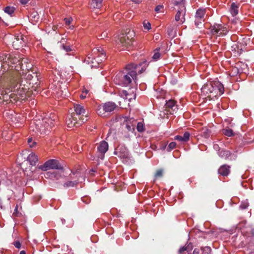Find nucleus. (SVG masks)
Returning a JSON list of instances; mask_svg holds the SVG:
<instances>
[{
    "instance_id": "35",
    "label": "nucleus",
    "mask_w": 254,
    "mask_h": 254,
    "mask_svg": "<svg viewBox=\"0 0 254 254\" xmlns=\"http://www.w3.org/2000/svg\"><path fill=\"white\" fill-rule=\"evenodd\" d=\"M223 133L226 136L229 137L232 136L234 135L233 130L230 128H226L223 129Z\"/></svg>"
},
{
    "instance_id": "44",
    "label": "nucleus",
    "mask_w": 254,
    "mask_h": 254,
    "mask_svg": "<svg viewBox=\"0 0 254 254\" xmlns=\"http://www.w3.org/2000/svg\"><path fill=\"white\" fill-rule=\"evenodd\" d=\"M88 92V90L85 89L82 91V94L80 95V97L81 99H84L86 97V95Z\"/></svg>"
},
{
    "instance_id": "12",
    "label": "nucleus",
    "mask_w": 254,
    "mask_h": 254,
    "mask_svg": "<svg viewBox=\"0 0 254 254\" xmlns=\"http://www.w3.org/2000/svg\"><path fill=\"white\" fill-rule=\"evenodd\" d=\"M213 90L211 94V99L221 96L224 92L223 85L218 80L212 81Z\"/></svg>"
},
{
    "instance_id": "56",
    "label": "nucleus",
    "mask_w": 254,
    "mask_h": 254,
    "mask_svg": "<svg viewBox=\"0 0 254 254\" xmlns=\"http://www.w3.org/2000/svg\"><path fill=\"white\" fill-rule=\"evenodd\" d=\"M31 68V67L30 66V65H28V66H27V65H26V68H25V69H26V70H29V68Z\"/></svg>"
},
{
    "instance_id": "57",
    "label": "nucleus",
    "mask_w": 254,
    "mask_h": 254,
    "mask_svg": "<svg viewBox=\"0 0 254 254\" xmlns=\"http://www.w3.org/2000/svg\"><path fill=\"white\" fill-rule=\"evenodd\" d=\"M20 254H26V253L24 251H21L20 252Z\"/></svg>"
},
{
    "instance_id": "17",
    "label": "nucleus",
    "mask_w": 254,
    "mask_h": 254,
    "mask_svg": "<svg viewBox=\"0 0 254 254\" xmlns=\"http://www.w3.org/2000/svg\"><path fill=\"white\" fill-rule=\"evenodd\" d=\"M94 54H98V57H96L95 61L98 63H102L106 59V54L104 49L101 47H98L93 50Z\"/></svg>"
},
{
    "instance_id": "39",
    "label": "nucleus",
    "mask_w": 254,
    "mask_h": 254,
    "mask_svg": "<svg viewBox=\"0 0 254 254\" xmlns=\"http://www.w3.org/2000/svg\"><path fill=\"white\" fill-rule=\"evenodd\" d=\"M176 146V143L175 142H171L169 143L168 148H167V151L168 152L171 151L172 150L174 149Z\"/></svg>"
},
{
    "instance_id": "37",
    "label": "nucleus",
    "mask_w": 254,
    "mask_h": 254,
    "mask_svg": "<svg viewBox=\"0 0 254 254\" xmlns=\"http://www.w3.org/2000/svg\"><path fill=\"white\" fill-rule=\"evenodd\" d=\"M136 129L138 132H143L145 130L144 124L142 122H138L137 125Z\"/></svg>"
},
{
    "instance_id": "6",
    "label": "nucleus",
    "mask_w": 254,
    "mask_h": 254,
    "mask_svg": "<svg viewBox=\"0 0 254 254\" xmlns=\"http://www.w3.org/2000/svg\"><path fill=\"white\" fill-rule=\"evenodd\" d=\"M211 34L216 36H224L229 32L227 25L224 23H215L209 27Z\"/></svg>"
},
{
    "instance_id": "45",
    "label": "nucleus",
    "mask_w": 254,
    "mask_h": 254,
    "mask_svg": "<svg viewBox=\"0 0 254 254\" xmlns=\"http://www.w3.org/2000/svg\"><path fill=\"white\" fill-rule=\"evenodd\" d=\"M143 26L145 29H147L148 30L151 29V24L149 22H144Z\"/></svg>"
},
{
    "instance_id": "24",
    "label": "nucleus",
    "mask_w": 254,
    "mask_h": 254,
    "mask_svg": "<svg viewBox=\"0 0 254 254\" xmlns=\"http://www.w3.org/2000/svg\"><path fill=\"white\" fill-rule=\"evenodd\" d=\"M219 156L225 159H230L229 158L231 156V153L229 150L222 149L218 152Z\"/></svg>"
},
{
    "instance_id": "18",
    "label": "nucleus",
    "mask_w": 254,
    "mask_h": 254,
    "mask_svg": "<svg viewBox=\"0 0 254 254\" xmlns=\"http://www.w3.org/2000/svg\"><path fill=\"white\" fill-rule=\"evenodd\" d=\"M165 108L171 114H173V112L176 111L178 109V106L176 105V102L172 99L169 100L166 102Z\"/></svg>"
},
{
    "instance_id": "2",
    "label": "nucleus",
    "mask_w": 254,
    "mask_h": 254,
    "mask_svg": "<svg viewBox=\"0 0 254 254\" xmlns=\"http://www.w3.org/2000/svg\"><path fill=\"white\" fill-rule=\"evenodd\" d=\"M147 66L146 62L141 63L139 64H130L126 66L125 71L118 74L115 78L117 84L122 86H127L132 80L136 82L137 72L139 74L144 71Z\"/></svg>"
},
{
    "instance_id": "13",
    "label": "nucleus",
    "mask_w": 254,
    "mask_h": 254,
    "mask_svg": "<svg viewBox=\"0 0 254 254\" xmlns=\"http://www.w3.org/2000/svg\"><path fill=\"white\" fill-rule=\"evenodd\" d=\"M206 13V9L204 8H198L195 15V25L197 28H201L203 25V23L205 20V15Z\"/></svg>"
},
{
    "instance_id": "55",
    "label": "nucleus",
    "mask_w": 254,
    "mask_h": 254,
    "mask_svg": "<svg viewBox=\"0 0 254 254\" xmlns=\"http://www.w3.org/2000/svg\"><path fill=\"white\" fill-rule=\"evenodd\" d=\"M166 146H167V143H166V144H165L163 146H162V147L161 148V149H162V150H164V149L166 148Z\"/></svg>"
},
{
    "instance_id": "10",
    "label": "nucleus",
    "mask_w": 254,
    "mask_h": 254,
    "mask_svg": "<svg viewBox=\"0 0 254 254\" xmlns=\"http://www.w3.org/2000/svg\"><path fill=\"white\" fill-rule=\"evenodd\" d=\"M39 169L43 171H47L50 169L62 170L63 167L60 165L59 161L55 159H50L46 161L43 165L38 167Z\"/></svg>"
},
{
    "instance_id": "51",
    "label": "nucleus",
    "mask_w": 254,
    "mask_h": 254,
    "mask_svg": "<svg viewBox=\"0 0 254 254\" xmlns=\"http://www.w3.org/2000/svg\"><path fill=\"white\" fill-rule=\"evenodd\" d=\"M31 16L34 17V18L38 19L39 17L37 13H32L31 14Z\"/></svg>"
},
{
    "instance_id": "5",
    "label": "nucleus",
    "mask_w": 254,
    "mask_h": 254,
    "mask_svg": "<svg viewBox=\"0 0 254 254\" xmlns=\"http://www.w3.org/2000/svg\"><path fill=\"white\" fill-rule=\"evenodd\" d=\"M57 120V117L54 114H50L48 117H45L42 119L40 126L37 125V128L41 133H46L55 125V122Z\"/></svg>"
},
{
    "instance_id": "47",
    "label": "nucleus",
    "mask_w": 254,
    "mask_h": 254,
    "mask_svg": "<svg viewBox=\"0 0 254 254\" xmlns=\"http://www.w3.org/2000/svg\"><path fill=\"white\" fill-rule=\"evenodd\" d=\"M95 59H93L92 58H91L90 56H89V55H88V56L87 57V58H86L85 61L88 64H89L90 62L92 63H93L94 62L92 60H95Z\"/></svg>"
},
{
    "instance_id": "38",
    "label": "nucleus",
    "mask_w": 254,
    "mask_h": 254,
    "mask_svg": "<svg viewBox=\"0 0 254 254\" xmlns=\"http://www.w3.org/2000/svg\"><path fill=\"white\" fill-rule=\"evenodd\" d=\"M163 170L162 169H158L156 171L155 175L154 178L155 179H157L159 178H161L163 176Z\"/></svg>"
},
{
    "instance_id": "3",
    "label": "nucleus",
    "mask_w": 254,
    "mask_h": 254,
    "mask_svg": "<svg viewBox=\"0 0 254 254\" xmlns=\"http://www.w3.org/2000/svg\"><path fill=\"white\" fill-rule=\"evenodd\" d=\"M134 33L132 31L121 34L116 40L118 48L121 50H129L133 45Z\"/></svg>"
},
{
    "instance_id": "26",
    "label": "nucleus",
    "mask_w": 254,
    "mask_h": 254,
    "mask_svg": "<svg viewBox=\"0 0 254 254\" xmlns=\"http://www.w3.org/2000/svg\"><path fill=\"white\" fill-rule=\"evenodd\" d=\"M239 5L233 2L231 5L230 12L233 16H235L238 14Z\"/></svg>"
},
{
    "instance_id": "19",
    "label": "nucleus",
    "mask_w": 254,
    "mask_h": 254,
    "mask_svg": "<svg viewBox=\"0 0 254 254\" xmlns=\"http://www.w3.org/2000/svg\"><path fill=\"white\" fill-rule=\"evenodd\" d=\"M74 109L75 112V116L82 115V118L85 119V118L83 117L84 116V115L85 114V110L83 106H82L81 105H79V104H74ZM86 116V115H85V117Z\"/></svg>"
},
{
    "instance_id": "54",
    "label": "nucleus",
    "mask_w": 254,
    "mask_h": 254,
    "mask_svg": "<svg viewBox=\"0 0 254 254\" xmlns=\"http://www.w3.org/2000/svg\"><path fill=\"white\" fill-rule=\"evenodd\" d=\"M141 0H132V1L135 3H139L141 2Z\"/></svg>"
},
{
    "instance_id": "8",
    "label": "nucleus",
    "mask_w": 254,
    "mask_h": 254,
    "mask_svg": "<svg viewBox=\"0 0 254 254\" xmlns=\"http://www.w3.org/2000/svg\"><path fill=\"white\" fill-rule=\"evenodd\" d=\"M87 121V116H85V119L80 117L79 120H77V117L74 113H72L67 116L66 120V124L69 128L74 127H77L80 126L83 123Z\"/></svg>"
},
{
    "instance_id": "21",
    "label": "nucleus",
    "mask_w": 254,
    "mask_h": 254,
    "mask_svg": "<svg viewBox=\"0 0 254 254\" xmlns=\"http://www.w3.org/2000/svg\"><path fill=\"white\" fill-rule=\"evenodd\" d=\"M230 166L227 165H222L218 169V173L223 176H227L230 173Z\"/></svg>"
},
{
    "instance_id": "33",
    "label": "nucleus",
    "mask_w": 254,
    "mask_h": 254,
    "mask_svg": "<svg viewBox=\"0 0 254 254\" xmlns=\"http://www.w3.org/2000/svg\"><path fill=\"white\" fill-rule=\"evenodd\" d=\"M160 48H157L154 51V54L152 56V59L154 61H157L159 59L160 57V54L159 53Z\"/></svg>"
},
{
    "instance_id": "16",
    "label": "nucleus",
    "mask_w": 254,
    "mask_h": 254,
    "mask_svg": "<svg viewBox=\"0 0 254 254\" xmlns=\"http://www.w3.org/2000/svg\"><path fill=\"white\" fill-rule=\"evenodd\" d=\"M114 154L119 157L126 158L128 155V150L124 145H119L115 150Z\"/></svg>"
},
{
    "instance_id": "1",
    "label": "nucleus",
    "mask_w": 254,
    "mask_h": 254,
    "mask_svg": "<svg viewBox=\"0 0 254 254\" xmlns=\"http://www.w3.org/2000/svg\"><path fill=\"white\" fill-rule=\"evenodd\" d=\"M0 61L1 69L4 72V77H7V85L11 88V91L19 84V88L16 93L20 98L24 100L29 96L30 87L21 80L24 74L23 63L26 60H20L13 55L6 53L0 54Z\"/></svg>"
},
{
    "instance_id": "59",
    "label": "nucleus",
    "mask_w": 254,
    "mask_h": 254,
    "mask_svg": "<svg viewBox=\"0 0 254 254\" xmlns=\"http://www.w3.org/2000/svg\"><path fill=\"white\" fill-rule=\"evenodd\" d=\"M101 38H103V36H102V35H101Z\"/></svg>"
},
{
    "instance_id": "32",
    "label": "nucleus",
    "mask_w": 254,
    "mask_h": 254,
    "mask_svg": "<svg viewBox=\"0 0 254 254\" xmlns=\"http://www.w3.org/2000/svg\"><path fill=\"white\" fill-rule=\"evenodd\" d=\"M12 133L11 131L7 132L6 130L2 131L1 135L2 137L4 138L6 140H8L10 138Z\"/></svg>"
},
{
    "instance_id": "42",
    "label": "nucleus",
    "mask_w": 254,
    "mask_h": 254,
    "mask_svg": "<svg viewBox=\"0 0 254 254\" xmlns=\"http://www.w3.org/2000/svg\"><path fill=\"white\" fill-rule=\"evenodd\" d=\"M28 143L30 147H33L36 145V142L33 141L31 138H29L28 139Z\"/></svg>"
},
{
    "instance_id": "14",
    "label": "nucleus",
    "mask_w": 254,
    "mask_h": 254,
    "mask_svg": "<svg viewBox=\"0 0 254 254\" xmlns=\"http://www.w3.org/2000/svg\"><path fill=\"white\" fill-rule=\"evenodd\" d=\"M109 148L108 143L105 140L101 141L97 147V153L98 157L101 159L104 158L105 153Z\"/></svg>"
},
{
    "instance_id": "23",
    "label": "nucleus",
    "mask_w": 254,
    "mask_h": 254,
    "mask_svg": "<svg viewBox=\"0 0 254 254\" xmlns=\"http://www.w3.org/2000/svg\"><path fill=\"white\" fill-rule=\"evenodd\" d=\"M27 160L30 165L35 166L38 161V156L35 153H31L28 156Z\"/></svg>"
},
{
    "instance_id": "30",
    "label": "nucleus",
    "mask_w": 254,
    "mask_h": 254,
    "mask_svg": "<svg viewBox=\"0 0 254 254\" xmlns=\"http://www.w3.org/2000/svg\"><path fill=\"white\" fill-rule=\"evenodd\" d=\"M201 135L205 138H208L210 137L211 131L207 128H203L201 130Z\"/></svg>"
},
{
    "instance_id": "58",
    "label": "nucleus",
    "mask_w": 254,
    "mask_h": 254,
    "mask_svg": "<svg viewBox=\"0 0 254 254\" xmlns=\"http://www.w3.org/2000/svg\"><path fill=\"white\" fill-rule=\"evenodd\" d=\"M31 104V105H34V101H32Z\"/></svg>"
},
{
    "instance_id": "9",
    "label": "nucleus",
    "mask_w": 254,
    "mask_h": 254,
    "mask_svg": "<svg viewBox=\"0 0 254 254\" xmlns=\"http://www.w3.org/2000/svg\"><path fill=\"white\" fill-rule=\"evenodd\" d=\"M26 76L25 81H23L27 83L26 85L30 87V88H33L35 91L40 84V82L38 78V75L36 73H33V74H30L29 72L27 73L25 75Z\"/></svg>"
},
{
    "instance_id": "40",
    "label": "nucleus",
    "mask_w": 254,
    "mask_h": 254,
    "mask_svg": "<svg viewBox=\"0 0 254 254\" xmlns=\"http://www.w3.org/2000/svg\"><path fill=\"white\" fill-rule=\"evenodd\" d=\"M163 10L164 6L162 5H158L155 8V11L157 13L163 12Z\"/></svg>"
},
{
    "instance_id": "29",
    "label": "nucleus",
    "mask_w": 254,
    "mask_h": 254,
    "mask_svg": "<svg viewBox=\"0 0 254 254\" xmlns=\"http://www.w3.org/2000/svg\"><path fill=\"white\" fill-rule=\"evenodd\" d=\"M133 122H135L134 121ZM134 126L135 124L132 123L130 121H126V127L128 131L133 132L134 130Z\"/></svg>"
},
{
    "instance_id": "25",
    "label": "nucleus",
    "mask_w": 254,
    "mask_h": 254,
    "mask_svg": "<svg viewBox=\"0 0 254 254\" xmlns=\"http://www.w3.org/2000/svg\"><path fill=\"white\" fill-rule=\"evenodd\" d=\"M121 95L122 97H123L125 99H128L129 101L132 99H135L136 97V95L134 94H129L128 92L126 90H123L121 92Z\"/></svg>"
},
{
    "instance_id": "49",
    "label": "nucleus",
    "mask_w": 254,
    "mask_h": 254,
    "mask_svg": "<svg viewBox=\"0 0 254 254\" xmlns=\"http://www.w3.org/2000/svg\"><path fill=\"white\" fill-rule=\"evenodd\" d=\"M14 245L16 248L18 249H19L21 247V244L18 241L14 242Z\"/></svg>"
},
{
    "instance_id": "31",
    "label": "nucleus",
    "mask_w": 254,
    "mask_h": 254,
    "mask_svg": "<svg viewBox=\"0 0 254 254\" xmlns=\"http://www.w3.org/2000/svg\"><path fill=\"white\" fill-rule=\"evenodd\" d=\"M64 38H62V39L61 41V43H62V48L63 49H64L65 52H69L71 51L72 49L69 46V45H64Z\"/></svg>"
},
{
    "instance_id": "52",
    "label": "nucleus",
    "mask_w": 254,
    "mask_h": 254,
    "mask_svg": "<svg viewBox=\"0 0 254 254\" xmlns=\"http://www.w3.org/2000/svg\"><path fill=\"white\" fill-rule=\"evenodd\" d=\"M30 0H19L20 2L22 4L27 3Z\"/></svg>"
},
{
    "instance_id": "7",
    "label": "nucleus",
    "mask_w": 254,
    "mask_h": 254,
    "mask_svg": "<svg viewBox=\"0 0 254 254\" xmlns=\"http://www.w3.org/2000/svg\"><path fill=\"white\" fill-rule=\"evenodd\" d=\"M117 105L114 102H107L104 104L100 105L97 108V113L102 117L106 116V114L111 113L117 108Z\"/></svg>"
},
{
    "instance_id": "15",
    "label": "nucleus",
    "mask_w": 254,
    "mask_h": 254,
    "mask_svg": "<svg viewBox=\"0 0 254 254\" xmlns=\"http://www.w3.org/2000/svg\"><path fill=\"white\" fill-rule=\"evenodd\" d=\"M213 90V85L212 84V81L207 82L201 88V95L204 97V98H208L210 99H211V94Z\"/></svg>"
},
{
    "instance_id": "46",
    "label": "nucleus",
    "mask_w": 254,
    "mask_h": 254,
    "mask_svg": "<svg viewBox=\"0 0 254 254\" xmlns=\"http://www.w3.org/2000/svg\"><path fill=\"white\" fill-rule=\"evenodd\" d=\"M64 20L66 25H69L71 21H72V18L71 17L65 18L64 19Z\"/></svg>"
},
{
    "instance_id": "50",
    "label": "nucleus",
    "mask_w": 254,
    "mask_h": 254,
    "mask_svg": "<svg viewBox=\"0 0 254 254\" xmlns=\"http://www.w3.org/2000/svg\"><path fill=\"white\" fill-rule=\"evenodd\" d=\"M187 250V247H183L182 248H181L180 249H179V253L180 254H182L184 252L186 251Z\"/></svg>"
},
{
    "instance_id": "36",
    "label": "nucleus",
    "mask_w": 254,
    "mask_h": 254,
    "mask_svg": "<svg viewBox=\"0 0 254 254\" xmlns=\"http://www.w3.org/2000/svg\"><path fill=\"white\" fill-rule=\"evenodd\" d=\"M15 10V8L12 6H7L5 7L4 11L5 13L11 15Z\"/></svg>"
},
{
    "instance_id": "22",
    "label": "nucleus",
    "mask_w": 254,
    "mask_h": 254,
    "mask_svg": "<svg viewBox=\"0 0 254 254\" xmlns=\"http://www.w3.org/2000/svg\"><path fill=\"white\" fill-rule=\"evenodd\" d=\"M46 175L47 177L53 180H59L61 177V173L57 171H49L47 173Z\"/></svg>"
},
{
    "instance_id": "4",
    "label": "nucleus",
    "mask_w": 254,
    "mask_h": 254,
    "mask_svg": "<svg viewBox=\"0 0 254 254\" xmlns=\"http://www.w3.org/2000/svg\"><path fill=\"white\" fill-rule=\"evenodd\" d=\"M8 77H9L8 76ZM7 77H4V72L3 75L0 76V104H7L10 103V95L3 89L5 88L8 90L11 89L9 86L7 85Z\"/></svg>"
},
{
    "instance_id": "11",
    "label": "nucleus",
    "mask_w": 254,
    "mask_h": 254,
    "mask_svg": "<svg viewBox=\"0 0 254 254\" xmlns=\"http://www.w3.org/2000/svg\"><path fill=\"white\" fill-rule=\"evenodd\" d=\"M186 8L184 2L180 3L179 8L175 16V19L179 24H183L186 20Z\"/></svg>"
},
{
    "instance_id": "27",
    "label": "nucleus",
    "mask_w": 254,
    "mask_h": 254,
    "mask_svg": "<svg viewBox=\"0 0 254 254\" xmlns=\"http://www.w3.org/2000/svg\"><path fill=\"white\" fill-rule=\"evenodd\" d=\"M103 0H92L90 6L93 8H100L102 5Z\"/></svg>"
},
{
    "instance_id": "48",
    "label": "nucleus",
    "mask_w": 254,
    "mask_h": 254,
    "mask_svg": "<svg viewBox=\"0 0 254 254\" xmlns=\"http://www.w3.org/2000/svg\"><path fill=\"white\" fill-rule=\"evenodd\" d=\"M213 148L216 151L218 152V153L221 150L220 147L217 144H214L213 145Z\"/></svg>"
},
{
    "instance_id": "41",
    "label": "nucleus",
    "mask_w": 254,
    "mask_h": 254,
    "mask_svg": "<svg viewBox=\"0 0 254 254\" xmlns=\"http://www.w3.org/2000/svg\"><path fill=\"white\" fill-rule=\"evenodd\" d=\"M249 203L247 201L242 202L240 206L242 209H245L249 206Z\"/></svg>"
},
{
    "instance_id": "53",
    "label": "nucleus",
    "mask_w": 254,
    "mask_h": 254,
    "mask_svg": "<svg viewBox=\"0 0 254 254\" xmlns=\"http://www.w3.org/2000/svg\"><path fill=\"white\" fill-rule=\"evenodd\" d=\"M193 254H199V251L198 249H195L193 250Z\"/></svg>"
},
{
    "instance_id": "34",
    "label": "nucleus",
    "mask_w": 254,
    "mask_h": 254,
    "mask_svg": "<svg viewBox=\"0 0 254 254\" xmlns=\"http://www.w3.org/2000/svg\"><path fill=\"white\" fill-rule=\"evenodd\" d=\"M10 101L11 103L16 102L17 101L20 100V98L17 95V94L11 93Z\"/></svg>"
},
{
    "instance_id": "43",
    "label": "nucleus",
    "mask_w": 254,
    "mask_h": 254,
    "mask_svg": "<svg viewBox=\"0 0 254 254\" xmlns=\"http://www.w3.org/2000/svg\"><path fill=\"white\" fill-rule=\"evenodd\" d=\"M203 251L202 254H210L211 249L209 247H205L202 249Z\"/></svg>"
},
{
    "instance_id": "20",
    "label": "nucleus",
    "mask_w": 254,
    "mask_h": 254,
    "mask_svg": "<svg viewBox=\"0 0 254 254\" xmlns=\"http://www.w3.org/2000/svg\"><path fill=\"white\" fill-rule=\"evenodd\" d=\"M190 137V133L189 132L186 131L184 133L183 136L176 135L174 137V139L175 140H178L181 142L185 143V142H187L189 140Z\"/></svg>"
},
{
    "instance_id": "28",
    "label": "nucleus",
    "mask_w": 254,
    "mask_h": 254,
    "mask_svg": "<svg viewBox=\"0 0 254 254\" xmlns=\"http://www.w3.org/2000/svg\"><path fill=\"white\" fill-rule=\"evenodd\" d=\"M79 182V179L75 181H68L66 182L64 184V188L73 187L75 186Z\"/></svg>"
}]
</instances>
